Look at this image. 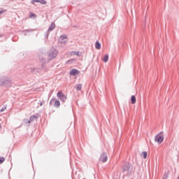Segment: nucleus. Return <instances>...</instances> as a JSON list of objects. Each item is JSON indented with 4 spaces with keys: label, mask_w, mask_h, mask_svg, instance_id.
<instances>
[{
    "label": "nucleus",
    "mask_w": 179,
    "mask_h": 179,
    "mask_svg": "<svg viewBox=\"0 0 179 179\" xmlns=\"http://www.w3.org/2000/svg\"><path fill=\"white\" fill-rule=\"evenodd\" d=\"M163 141H164V136L163 135V132H160L156 135L155 142H157V143H163Z\"/></svg>",
    "instance_id": "1"
},
{
    "label": "nucleus",
    "mask_w": 179,
    "mask_h": 179,
    "mask_svg": "<svg viewBox=\"0 0 179 179\" xmlns=\"http://www.w3.org/2000/svg\"><path fill=\"white\" fill-rule=\"evenodd\" d=\"M57 96L58 99L61 100V101H63V103H65V101H66V99H67L66 95H65V94H64L62 91H59L57 94Z\"/></svg>",
    "instance_id": "2"
},
{
    "label": "nucleus",
    "mask_w": 179,
    "mask_h": 179,
    "mask_svg": "<svg viewBox=\"0 0 179 179\" xmlns=\"http://www.w3.org/2000/svg\"><path fill=\"white\" fill-rule=\"evenodd\" d=\"M108 159V157L107 156V153L103 152L101 155L99 160H100V162H102V163H106V162H107Z\"/></svg>",
    "instance_id": "3"
},
{
    "label": "nucleus",
    "mask_w": 179,
    "mask_h": 179,
    "mask_svg": "<svg viewBox=\"0 0 179 179\" xmlns=\"http://www.w3.org/2000/svg\"><path fill=\"white\" fill-rule=\"evenodd\" d=\"M52 101L55 102V104H54V106L55 107H59V106H61V102L59 101V100H57V99H52L50 101V103H52Z\"/></svg>",
    "instance_id": "4"
},
{
    "label": "nucleus",
    "mask_w": 179,
    "mask_h": 179,
    "mask_svg": "<svg viewBox=\"0 0 179 179\" xmlns=\"http://www.w3.org/2000/svg\"><path fill=\"white\" fill-rule=\"evenodd\" d=\"M66 36H61L59 38L60 43H66Z\"/></svg>",
    "instance_id": "5"
},
{
    "label": "nucleus",
    "mask_w": 179,
    "mask_h": 179,
    "mask_svg": "<svg viewBox=\"0 0 179 179\" xmlns=\"http://www.w3.org/2000/svg\"><path fill=\"white\" fill-rule=\"evenodd\" d=\"M78 73H79V71L76 69H72L70 71V75H71L72 76H76V75H78Z\"/></svg>",
    "instance_id": "6"
},
{
    "label": "nucleus",
    "mask_w": 179,
    "mask_h": 179,
    "mask_svg": "<svg viewBox=\"0 0 179 179\" xmlns=\"http://www.w3.org/2000/svg\"><path fill=\"white\" fill-rule=\"evenodd\" d=\"M57 55H58V52H57V50H55L50 53V57H51V58H55Z\"/></svg>",
    "instance_id": "7"
},
{
    "label": "nucleus",
    "mask_w": 179,
    "mask_h": 179,
    "mask_svg": "<svg viewBox=\"0 0 179 179\" xmlns=\"http://www.w3.org/2000/svg\"><path fill=\"white\" fill-rule=\"evenodd\" d=\"M131 104H135V103H136V97H135V96L132 95L131 97Z\"/></svg>",
    "instance_id": "8"
},
{
    "label": "nucleus",
    "mask_w": 179,
    "mask_h": 179,
    "mask_svg": "<svg viewBox=\"0 0 179 179\" xmlns=\"http://www.w3.org/2000/svg\"><path fill=\"white\" fill-rule=\"evenodd\" d=\"M141 156L143 157V159H146V157H148V152L146 151L143 152Z\"/></svg>",
    "instance_id": "9"
},
{
    "label": "nucleus",
    "mask_w": 179,
    "mask_h": 179,
    "mask_svg": "<svg viewBox=\"0 0 179 179\" xmlns=\"http://www.w3.org/2000/svg\"><path fill=\"white\" fill-rule=\"evenodd\" d=\"M95 47L96 50H100V48H101V45L100 44L99 42H96Z\"/></svg>",
    "instance_id": "10"
},
{
    "label": "nucleus",
    "mask_w": 179,
    "mask_h": 179,
    "mask_svg": "<svg viewBox=\"0 0 179 179\" xmlns=\"http://www.w3.org/2000/svg\"><path fill=\"white\" fill-rule=\"evenodd\" d=\"M34 120H37V117H36V115L31 116L30 120L28 122L29 124H30V122L34 121Z\"/></svg>",
    "instance_id": "11"
},
{
    "label": "nucleus",
    "mask_w": 179,
    "mask_h": 179,
    "mask_svg": "<svg viewBox=\"0 0 179 179\" xmlns=\"http://www.w3.org/2000/svg\"><path fill=\"white\" fill-rule=\"evenodd\" d=\"M54 29H55V24L52 23V24H51L48 30H49V31H52V30H54Z\"/></svg>",
    "instance_id": "12"
},
{
    "label": "nucleus",
    "mask_w": 179,
    "mask_h": 179,
    "mask_svg": "<svg viewBox=\"0 0 179 179\" xmlns=\"http://www.w3.org/2000/svg\"><path fill=\"white\" fill-rule=\"evenodd\" d=\"M103 61L107 62L108 61V55H105L103 58Z\"/></svg>",
    "instance_id": "13"
},
{
    "label": "nucleus",
    "mask_w": 179,
    "mask_h": 179,
    "mask_svg": "<svg viewBox=\"0 0 179 179\" xmlns=\"http://www.w3.org/2000/svg\"><path fill=\"white\" fill-rule=\"evenodd\" d=\"M38 3H41L42 5H46L47 4V1H45V0H39Z\"/></svg>",
    "instance_id": "14"
},
{
    "label": "nucleus",
    "mask_w": 179,
    "mask_h": 179,
    "mask_svg": "<svg viewBox=\"0 0 179 179\" xmlns=\"http://www.w3.org/2000/svg\"><path fill=\"white\" fill-rule=\"evenodd\" d=\"M76 90H82V85H80V84L77 85Z\"/></svg>",
    "instance_id": "15"
},
{
    "label": "nucleus",
    "mask_w": 179,
    "mask_h": 179,
    "mask_svg": "<svg viewBox=\"0 0 179 179\" xmlns=\"http://www.w3.org/2000/svg\"><path fill=\"white\" fill-rule=\"evenodd\" d=\"M3 162H5V158L1 157H0V164H2V163H3Z\"/></svg>",
    "instance_id": "16"
},
{
    "label": "nucleus",
    "mask_w": 179,
    "mask_h": 179,
    "mask_svg": "<svg viewBox=\"0 0 179 179\" xmlns=\"http://www.w3.org/2000/svg\"><path fill=\"white\" fill-rule=\"evenodd\" d=\"M36 2L38 3V2H39V0H32V1H31V3H32L33 5H34V3H36Z\"/></svg>",
    "instance_id": "17"
},
{
    "label": "nucleus",
    "mask_w": 179,
    "mask_h": 179,
    "mask_svg": "<svg viewBox=\"0 0 179 179\" xmlns=\"http://www.w3.org/2000/svg\"><path fill=\"white\" fill-rule=\"evenodd\" d=\"M5 110H6V106H3L1 109V113H3V111H5Z\"/></svg>",
    "instance_id": "18"
},
{
    "label": "nucleus",
    "mask_w": 179,
    "mask_h": 179,
    "mask_svg": "<svg viewBox=\"0 0 179 179\" xmlns=\"http://www.w3.org/2000/svg\"><path fill=\"white\" fill-rule=\"evenodd\" d=\"M74 55H77V57H79V52H73Z\"/></svg>",
    "instance_id": "19"
},
{
    "label": "nucleus",
    "mask_w": 179,
    "mask_h": 179,
    "mask_svg": "<svg viewBox=\"0 0 179 179\" xmlns=\"http://www.w3.org/2000/svg\"><path fill=\"white\" fill-rule=\"evenodd\" d=\"M72 61H74L73 59V60H69L67 61L66 64H71V62H72Z\"/></svg>",
    "instance_id": "20"
},
{
    "label": "nucleus",
    "mask_w": 179,
    "mask_h": 179,
    "mask_svg": "<svg viewBox=\"0 0 179 179\" xmlns=\"http://www.w3.org/2000/svg\"><path fill=\"white\" fill-rule=\"evenodd\" d=\"M33 16H35L34 14H31V15H30V17H33Z\"/></svg>",
    "instance_id": "21"
},
{
    "label": "nucleus",
    "mask_w": 179,
    "mask_h": 179,
    "mask_svg": "<svg viewBox=\"0 0 179 179\" xmlns=\"http://www.w3.org/2000/svg\"><path fill=\"white\" fill-rule=\"evenodd\" d=\"M7 83H10V81H9V80H6Z\"/></svg>",
    "instance_id": "22"
},
{
    "label": "nucleus",
    "mask_w": 179,
    "mask_h": 179,
    "mask_svg": "<svg viewBox=\"0 0 179 179\" xmlns=\"http://www.w3.org/2000/svg\"><path fill=\"white\" fill-rule=\"evenodd\" d=\"M40 106H43V102H41V104H40Z\"/></svg>",
    "instance_id": "23"
},
{
    "label": "nucleus",
    "mask_w": 179,
    "mask_h": 179,
    "mask_svg": "<svg viewBox=\"0 0 179 179\" xmlns=\"http://www.w3.org/2000/svg\"><path fill=\"white\" fill-rule=\"evenodd\" d=\"M2 129V126L1 125H0V129Z\"/></svg>",
    "instance_id": "24"
},
{
    "label": "nucleus",
    "mask_w": 179,
    "mask_h": 179,
    "mask_svg": "<svg viewBox=\"0 0 179 179\" xmlns=\"http://www.w3.org/2000/svg\"><path fill=\"white\" fill-rule=\"evenodd\" d=\"M0 13H2V11H1V12H0Z\"/></svg>",
    "instance_id": "25"
},
{
    "label": "nucleus",
    "mask_w": 179,
    "mask_h": 179,
    "mask_svg": "<svg viewBox=\"0 0 179 179\" xmlns=\"http://www.w3.org/2000/svg\"><path fill=\"white\" fill-rule=\"evenodd\" d=\"M178 179H179V176H178Z\"/></svg>",
    "instance_id": "26"
}]
</instances>
